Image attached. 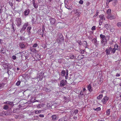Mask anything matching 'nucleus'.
I'll return each mask as SVG.
<instances>
[{"instance_id":"obj_1","label":"nucleus","mask_w":121,"mask_h":121,"mask_svg":"<svg viewBox=\"0 0 121 121\" xmlns=\"http://www.w3.org/2000/svg\"><path fill=\"white\" fill-rule=\"evenodd\" d=\"M116 52V48H112L111 47H108L105 51L106 54L108 55L111 54H114Z\"/></svg>"},{"instance_id":"obj_2","label":"nucleus","mask_w":121,"mask_h":121,"mask_svg":"<svg viewBox=\"0 0 121 121\" xmlns=\"http://www.w3.org/2000/svg\"><path fill=\"white\" fill-rule=\"evenodd\" d=\"M45 31L44 26L43 25L42 26V29H39L37 32V33L39 35H41L42 37H43L44 35L45 36Z\"/></svg>"},{"instance_id":"obj_3","label":"nucleus","mask_w":121,"mask_h":121,"mask_svg":"<svg viewBox=\"0 0 121 121\" xmlns=\"http://www.w3.org/2000/svg\"><path fill=\"white\" fill-rule=\"evenodd\" d=\"M101 38V43L102 44H103L104 45H105L107 44L105 36L102 34H100V35Z\"/></svg>"},{"instance_id":"obj_4","label":"nucleus","mask_w":121,"mask_h":121,"mask_svg":"<svg viewBox=\"0 0 121 121\" xmlns=\"http://www.w3.org/2000/svg\"><path fill=\"white\" fill-rule=\"evenodd\" d=\"M15 22V24L18 27H20L22 24V20L20 18H17Z\"/></svg>"},{"instance_id":"obj_5","label":"nucleus","mask_w":121,"mask_h":121,"mask_svg":"<svg viewBox=\"0 0 121 121\" xmlns=\"http://www.w3.org/2000/svg\"><path fill=\"white\" fill-rule=\"evenodd\" d=\"M67 83V81L66 80H63L60 81V86L63 87L66 85Z\"/></svg>"},{"instance_id":"obj_6","label":"nucleus","mask_w":121,"mask_h":121,"mask_svg":"<svg viewBox=\"0 0 121 121\" xmlns=\"http://www.w3.org/2000/svg\"><path fill=\"white\" fill-rule=\"evenodd\" d=\"M4 65V67H5V68H7L8 69V70L7 72L8 73V72L9 70H8V69H11L12 66L11 65H10L9 64L7 63H4V64L3 65Z\"/></svg>"},{"instance_id":"obj_7","label":"nucleus","mask_w":121,"mask_h":121,"mask_svg":"<svg viewBox=\"0 0 121 121\" xmlns=\"http://www.w3.org/2000/svg\"><path fill=\"white\" fill-rule=\"evenodd\" d=\"M109 98L107 97L106 96H105L104 97V98H103L102 100V101L103 104H105L107 101L108 100Z\"/></svg>"},{"instance_id":"obj_8","label":"nucleus","mask_w":121,"mask_h":121,"mask_svg":"<svg viewBox=\"0 0 121 121\" xmlns=\"http://www.w3.org/2000/svg\"><path fill=\"white\" fill-rule=\"evenodd\" d=\"M28 22L25 23L22 28L20 31L22 32L24 30L26 29V27L28 26Z\"/></svg>"},{"instance_id":"obj_9","label":"nucleus","mask_w":121,"mask_h":121,"mask_svg":"<svg viewBox=\"0 0 121 121\" xmlns=\"http://www.w3.org/2000/svg\"><path fill=\"white\" fill-rule=\"evenodd\" d=\"M10 115L9 113V114L8 113V112H6L3 111L2 112L0 113V116H7L8 115Z\"/></svg>"},{"instance_id":"obj_10","label":"nucleus","mask_w":121,"mask_h":121,"mask_svg":"<svg viewBox=\"0 0 121 121\" xmlns=\"http://www.w3.org/2000/svg\"><path fill=\"white\" fill-rule=\"evenodd\" d=\"M57 37L58 39H61V41H64L63 36L61 33H59L58 34Z\"/></svg>"},{"instance_id":"obj_11","label":"nucleus","mask_w":121,"mask_h":121,"mask_svg":"<svg viewBox=\"0 0 121 121\" xmlns=\"http://www.w3.org/2000/svg\"><path fill=\"white\" fill-rule=\"evenodd\" d=\"M74 11V14L78 17L81 14V12L78 9H76Z\"/></svg>"},{"instance_id":"obj_12","label":"nucleus","mask_w":121,"mask_h":121,"mask_svg":"<svg viewBox=\"0 0 121 121\" xmlns=\"http://www.w3.org/2000/svg\"><path fill=\"white\" fill-rule=\"evenodd\" d=\"M26 44V43L21 42L20 43L19 45L21 48H25Z\"/></svg>"},{"instance_id":"obj_13","label":"nucleus","mask_w":121,"mask_h":121,"mask_svg":"<svg viewBox=\"0 0 121 121\" xmlns=\"http://www.w3.org/2000/svg\"><path fill=\"white\" fill-rule=\"evenodd\" d=\"M30 12V11L29 9H26L24 12V15L25 16L28 15L29 14Z\"/></svg>"},{"instance_id":"obj_14","label":"nucleus","mask_w":121,"mask_h":121,"mask_svg":"<svg viewBox=\"0 0 121 121\" xmlns=\"http://www.w3.org/2000/svg\"><path fill=\"white\" fill-rule=\"evenodd\" d=\"M50 22L51 24H54L55 23V19L51 18L50 19Z\"/></svg>"},{"instance_id":"obj_15","label":"nucleus","mask_w":121,"mask_h":121,"mask_svg":"<svg viewBox=\"0 0 121 121\" xmlns=\"http://www.w3.org/2000/svg\"><path fill=\"white\" fill-rule=\"evenodd\" d=\"M30 51L35 53H36L37 52L36 49L33 48L32 47H31L30 48Z\"/></svg>"},{"instance_id":"obj_16","label":"nucleus","mask_w":121,"mask_h":121,"mask_svg":"<svg viewBox=\"0 0 121 121\" xmlns=\"http://www.w3.org/2000/svg\"><path fill=\"white\" fill-rule=\"evenodd\" d=\"M99 17L100 18V20H101L103 21V20H105V19L104 16L103 14H101L99 15Z\"/></svg>"},{"instance_id":"obj_17","label":"nucleus","mask_w":121,"mask_h":121,"mask_svg":"<svg viewBox=\"0 0 121 121\" xmlns=\"http://www.w3.org/2000/svg\"><path fill=\"white\" fill-rule=\"evenodd\" d=\"M35 56L36 58L38 60H40L41 59V54H35Z\"/></svg>"},{"instance_id":"obj_18","label":"nucleus","mask_w":121,"mask_h":121,"mask_svg":"<svg viewBox=\"0 0 121 121\" xmlns=\"http://www.w3.org/2000/svg\"><path fill=\"white\" fill-rule=\"evenodd\" d=\"M36 19L35 17H33L31 20V22L33 24H35L36 23Z\"/></svg>"},{"instance_id":"obj_19","label":"nucleus","mask_w":121,"mask_h":121,"mask_svg":"<svg viewBox=\"0 0 121 121\" xmlns=\"http://www.w3.org/2000/svg\"><path fill=\"white\" fill-rule=\"evenodd\" d=\"M87 88L89 91L90 92L92 91V87L90 84L88 85L87 86Z\"/></svg>"},{"instance_id":"obj_20","label":"nucleus","mask_w":121,"mask_h":121,"mask_svg":"<svg viewBox=\"0 0 121 121\" xmlns=\"http://www.w3.org/2000/svg\"><path fill=\"white\" fill-rule=\"evenodd\" d=\"M113 0H106V7L108 8L109 7L108 6L109 4Z\"/></svg>"},{"instance_id":"obj_21","label":"nucleus","mask_w":121,"mask_h":121,"mask_svg":"<svg viewBox=\"0 0 121 121\" xmlns=\"http://www.w3.org/2000/svg\"><path fill=\"white\" fill-rule=\"evenodd\" d=\"M67 120V118L66 117H64L60 119L59 121H65Z\"/></svg>"},{"instance_id":"obj_22","label":"nucleus","mask_w":121,"mask_h":121,"mask_svg":"<svg viewBox=\"0 0 121 121\" xmlns=\"http://www.w3.org/2000/svg\"><path fill=\"white\" fill-rule=\"evenodd\" d=\"M1 53L4 54L5 52V48H2L1 49Z\"/></svg>"},{"instance_id":"obj_23","label":"nucleus","mask_w":121,"mask_h":121,"mask_svg":"<svg viewBox=\"0 0 121 121\" xmlns=\"http://www.w3.org/2000/svg\"><path fill=\"white\" fill-rule=\"evenodd\" d=\"M84 95L83 94L82 91H81L79 95L78 96L80 98H83L82 96Z\"/></svg>"},{"instance_id":"obj_24","label":"nucleus","mask_w":121,"mask_h":121,"mask_svg":"<svg viewBox=\"0 0 121 121\" xmlns=\"http://www.w3.org/2000/svg\"><path fill=\"white\" fill-rule=\"evenodd\" d=\"M57 116L55 115H53L52 116V120L53 121L56 120L57 119Z\"/></svg>"},{"instance_id":"obj_25","label":"nucleus","mask_w":121,"mask_h":121,"mask_svg":"<svg viewBox=\"0 0 121 121\" xmlns=\"http://www.w3.org/2000/svg\"><path fill=\"white\" fill-rule=\"evenodd\" d=\"M104 27L106 28V29L107 30H108L110 29V25L108 24L105 25Z\"/></svg>"},{"instance_id":"obj_26","label":"nucleus","mask_w":121,"mask_h":121,"mask_svg":"<svg viewBox=\"0 0 121 121\" xmlns=\"http://www.w3.org/2000/svg\"><path fill=\"white\" fill-rule=\"evenodd\" d=\"M66 8L69 9V10H71L73 8L71 6H69L68 5H66V6H65V7Z\"/></svg>"},{"instance_id":"obj_27","label":"nucleus","mask_w":121,"mask_h":121,"mask_svg":"<svg viewBox=\"0 0 121 121\" xmlns=\"http://www.w3.org/2000/svg\"><path fill=\"white\" fill-rule=\"evenodd\" d=\"M13 0H10L9 2V5L11 7H12L13 6Z\"/></svg>"},{"instance_id":"obj_28","label":"nucleus","mask_w":121,"mask_h":121,"mask_svg":"<svg viewBox=\"0 0 121 121\" xmlns=\"http://www.w3.org/2000/svg\"><path fill=\"white\" fill-rule=\"evenodd\" d=\"M69 57L70 59H74L76 58L75 56L72 54L70 55L69 56Z\"/></svg>"},{"instance_id":"obj_29","label":"nucleus","mask_w":121,"mask_h":121,"mask_svg":"<svg viewBox=\"0 0 121 121\" xmlns=\"http://www.w3.org/2000/svg\"><path fill=\"white\" fill-rule=\"evenodd\" d=\"M65 71L64 70H62L61 73V75L62 76H64L65 74Z\"/></svg>"},{"instance_id":"obj_30","label":"nucleus","mask_w":121,"mask_h":121,"mask_svg":"<svg viewBox=\"0 0 121 121\" xmlns=\"http://www.w3.org/2000/svg\"><path fill=\"white\" fill-rule=\"evenodd\" d=\"M44 91L48 92H49L51 91L50 89L48 88H44Z\"/></svg>"},{"instance_id":"obj_31","label":"nucleus","mask_w":121,"mask_h":121,"mask_svg":"<svg viewBox=\"0 0 121 121\" xmlns=\"http://www.w3.org/2000/svg\"><path fill=\"white\" fill-rule=\"evenodd\" d=\"M63 41H61V40L59 39H57V42L59 43H61Z\"/></svg>"},{"instance_id":"obj_32","label":"nucleus","mask_w":121,"mask_h":121,"mask_svg":"<svg viewBox=\"0 0 121 121\" xmlns=\"http://www.w3.org/2000/svg\"><path fill=\"white\" fill-rule=\"evenodd\" d=\"M9 108V106L7 105H4V106L3 108L5 110L8 109Z\"/></svg>"},{"instance_id":"obj_33","label":"nucleus","mask_w":121,"mask_h":121,"mask_svg":"<svg viewBox=\"0 0 121 121\" xmlns=\"http://www.w3.org/2000/svg\"><path fill=\"white\" fill-rule=\"evenodd\" d=\"M73 114H75V115H76V114L78 113V110L76 109H75L74 110V111L73 112Z\"/></svg>"},{"instance_id":"obj_34","label":"nucleus","mask_w":121,"mask_h":121,"mask_svg":"<svg viewBox=\"0 0 121 121\" xmlns=\"http://www.w3.org/2000/svg\"><path fill=\"white\" fill-rule=\"evenodd\" d=\"M4 86V84L3 83L0 84V89L3 88Z\"/></svg>"},{"instance_id":"obj_35","label":"nucleus","mask_w":121,"mask_h":121,"mask_svg":"<svg viewBox=\"0 0 121 121\" xmlns=\"http://www.w3.org/2000/svg\"><path fill=\"white\" fill-rule=\"evenodd\" d=\"M65 88L68 90H70L71 88V87L70 85H67L65 86Z\"/></svg>"},{"instance_id":"obj_36","label":"nucleus","mask_w":121,"mask_h":121,"mask_svg":"<svg viewBox=\"0 0 121 121\" xmlns=\"http://www.w3.org/2000/svg\"><path fill=\"white\" fill-rule=\"evenodd\" d=\"M117 26L118 27H121V22H119L117 24Z\"/></svg>"},{"instance_id":"obj_37","label":"nucleus","mask_w":121,"mask_h":121,"mask_svg":"<svg viewBox=\"0 0 121 121\" xmlns=\"http://www.w3.org/2000/svg\"><path fill=\"white\" fill-rule=\"evenodd\" d=\"M111 12V10L110 9H108L106 11L108 15Z\"/></svg>"},{"instance_id":"obj_38","label":"nucleus","mask_w":121,"mask_h":121,"mask_svg":"<svg viewBox=\"0 0 121 121\" xmlns=\"http://www.w3.org/2000/svg\"><path fill=\"white\" fill-rule=\"evenodd\" d=\"M83 44H84L83 45L84 46V47L85 48H87V42L85 41L84 42Z\"/></svg>"},{"instance_id":"obj_39","label":"nucleus","mask_w":121,"mask_h":121,"mask_svg":"<svg viewBox=\"0 0 121 121\" xmlns=\"http://www.w3.org/2000/svg\"><path fill=\"white\" fill-rule=\"evenodd\" d=\"M103 96L102 95H100L97 97V99H101Z\"/></svg>"},{"instance_id":"obj_40","label":"nucleus","mask_w":121,"mask_h":121,"mask_svg":"<svg viewBox=\"0 0 121 121\" xmlns=\"http://www.w3.org/2000/svg\"><path fill=\"white\" fill-rule=\"evenodd\" d=\"M110 109H108L106 111V114L107 115H109L110 113Z\"/></svg>"},{"instance_id":"obj_41","label":"nucleus","mask_w":121,"mask_h":121,"mask_svg":"<svg viewBox=\"0 0 121 121\" xmlns=\"http://www.w3.org/2000/svg\"><path fill=\"white\" fill-rule=\"evenodd\" d=\"M93 109L95 110L98 111L100 110L101 109V108L100 107H98L95 109L94 108Z\"/></svg>"},{"instance_id":"obj_42","label":"nucleus","mask_w":121,"mask_h":121,"mask_svg":"<svg viewBox=\"0 0 121 121\" xmlns=\"http://www.w3.org/2000/svg\"><path fill=\"white\" fill-rule=\"evenodd\" d=\"M41 112V111L40 110H36L35 112V113L36 114H38L40 113Z\"/></svg>"},{"instance_id":"obj_43","label":"nucleus","mask_w":121,"mask_h":121,"mask_svg":"<svg viewBox=\"0 0 121 121\" xmlns=\"http://www.w3.org/2000/svg\"><path fill=\"white\" fill-rule=\"evenodd\" d=\"M38 45L37 43H35L33 44L32 46V47L34 48H35L38 46Z\"/></svg>"},{"instance_id":"obj_44","label":"nucleus","mask_w":121,"mask_h":121,"mask_svg":"<svg viewBox=\"0 0 121 121\" xmlns=\"http://www.w3.org/2000/svg\"><path fill=\"white\" fill-rule=\"evenodd\" d=\"M33 6L35 9H37L38 7V5L37 3H35L33 4Z\"/></svg>"},{"instance_id":"obj_45","label":"nucleus","mask_w":121,"mask_h":121,"mask_svg":"<svg viewBox=\"0 0 121 121\" xmlns=\"http://www.w3.org/2000/svg\"><path fill=\"white\" fill-rule=\"evenodd\" d=\"M31 27H28L27 28V31L29 32H28L29 33V32H30V30L31 29Z\"/></svg>"},{"instance_id":"obj_46","label":"nucleus","mask_w":121,"mask_h":121,"mask_svg":"<svg viewBox=\"0 0 121 121\" xmlns=\"http://www.w3.org/2000/svg\"><path fill=\"white\" fill-rule=\"evenodd\" d=\"M15 25L14 24H13L12 25V28L13 29V32L14 31H15L16 29H15L14 26H13V25Z\"/></svg>"},{"instance_id":"obj_47","label":"nucleus","mask_w":121,"mask_h":121,"mask_svg":"<svg viewBox=\"0 0 121 121\" xmlns=\"http://www.w3.org/2000/svg\"><path fill=\"white\" fill-rule=\"evenodd\" d=\"M110 31L111 32H113L114 30V29L112 27L111 28H110Z\"/></svg>"},{"instance_id":"obj_48","label":"nucleus","mask_w":121,"mask_h":121,"mask_svg":"<svg viewBox=\"0 0 121 121\" xmlns=\"http://www.w3.org/2000/svg\"><path fill=\"white\" fill-rule=\"evenodd\" d=\"M103 22V20H99V24L100 25H101Z\"/></svg>"},{"instance_id":"obj_49","label":"nucleus","mask_w":121,"mask_h":121,"mask_svg":"<svg viewBox=\"0 0 121 121\" xmlns=\"http://www.w3.org/2000/svg\"><path fill=\"white\" fill-rule=\"evenodd\" d=\"M95 26H93L91 28V30H95Z\"/></svg>"},{"instance_id":"obj_50","label":"nucleus","mask_w":121,"mask_h":121,"mask_svg":"<svg viewBox=\"0 0 121 121\" xmlns=\"http://www.w3.org/2000/svg\"><path fill=\"white\" fill-rule=\"evenodd\" d=\"M3 7L2 6H1L0 7V14L1 13L2 11V9Z\"/></svg>"},{"instance_id":"obj_51","label":"nucleus","mask_w":121,"mask_h":121,"mask_svg":"<svg viewBox=\"0 0 121 121\" xmlns=\"http://www.w3.org/2000/svg\"><path fill=\"white\" fill-rule=\"evenodd\" d=\"M20 83L21 82L20 81H18L16 83V84L17 86H18L20 85Z\"/></svg>"},{"instance_id":"obj_52","label":"nucleus","mask_w":121,"mask_h":121,"mask_svg":"<svg viewBox=\"0 0 121 121\" xmlns=\"http://www.w3.org/2000/svg\"><path fill=\"white\" fill-rule=\"evenodd\" d=\"M83 3V1L82 0H80L79 2V3L81 4H82Z\"/></svg>"},{"instance_id":"obj_53","label":"nucleus","mask_w":121,"mask_h":121,"mask_svg":"<svg viewBox=\"0 0 121 121\" xmlns=\"http://www.w3.org/2000/svg\"><path fill=\"white\" fill-rule=\"evenodd\" d=\"M80 52L81 53L83 54L84 52V51L82 49H81L80 51Z\"/></svg>"},{"instance_id":"obj_54","label":"nucleus","mask_w":121,"mask_h":121,"mask_svg":"<svg viewBox=\"0 0 121 121\" xmlns=\"http://www.w3.org/2000/svg\"><path fill=\"white\" fill-rule=\"evenodd\" d=\"M65 6H66V5H68L69 3L67 1H65Z\"/></svg>"},{"instance_id":"obj_55","label":"nucleus","mask_w":121,"mask_h":121,"mask_svg":"<svg viewBox=\"0 0 121 121\" xmlns=\"http://www.w3.org/2000/svg\"><path fill=\"white\" fill-rule=\"evenodd\" d=\"M42 106L40 104H39L38 105H37V108H40Z\"/></svg>"},{"instance_id":"obj_56","label":"nucleus","mask_w":121,"mask_h":121,"mask_svg":"<svg viewBox=\"0 0 121 121\" xmlns=\"http://www.w3.org/2000/svg\"><path fill=\"white\" fill-rule=\"evenodd\" d=\"M109 18H110V19H111L115 18V17L114 16H110V17H109Z\"/></svg>"},{"instance_id":"obj_57","label":"nucleus","mask_w":121,"mask_h":121,"mask_svg":"<svg viewBox=\"0 0 121 121\" xmlns=\"http://www.w3.org/2000/svg\"><path fill=\"white\" fill-rule=\"evenodd\" d=\"M99 13L98 12H97L96 14L94 15L93 17H96V16H97L98 15Z\"/></svg>"},{"instance_id":"obj_58","label":"nucleus","mask_w":121,"mask_h":121,"mask_svg":"<svg viewBox=\"0 0 121 121\" xmlns=\"http://www.w3.org/2000/svg\"><path fill=\"white\" fill-rule=\"evenodd\" d=\"M12 58L13 60H15L16 59V57L15 56H12Z\"/></svg>"},{"instance_id":"obj_59","label":"nucleus","mask_w":121,"mask_h":121,"mask_svg":"<svg viewBox=\"0 0 121 121\" xmlns=\"http://www.w3.org/2000/svg\"><path fill=\"white\" fill-rule=\"evenodd\" d=\"M90 4V2H87L86 4V5L87 6H88Z\"/></svg>"},{"instance_id":"obj_60","label":"nucleus","mask_w":121,"mask_h":121,"mask_svg":"<svg viewBox=\"0 0 121 121\" xmlns=\"http://www.w3.org/2000/svg\"><path fill=\"white\" fill-rule=\"evenodd\" d=\"M93 40L94 41V42L95 43H96L97 42V40L96 39H93Z\"/></svg>"},{"instance_id":"obj_61","label":"nucleus","mask_w":121,"mask_h":121,"mask_svg":"<svg viewBox=\"0 0 121 121\" xmlns=\"http://www.w3.org/2000/svg\"><path fill=\"white\" fill-rule=\"evenodd\" d=\"M114 3L115 4H116L117 3V0H114Z\"/></svg>"},{"instance_id":"obj_62","label":"nucleus","mask_w":121,"mask_h":121,"mask_svg":"<svg viewBox=\"0 0 121 121\" xmlns=\"http://www.w3.org/2000/svg\"><path fill=\"white\" fill-rule=\"evenodd\" d=\"M8 104H13V102H12L8 101Z\"/></svg>"},{"instance_id":"obj_63","label":"nucleus","mask_w":121,"mask_h":121,"mask_svg":"<svg viewBox=\"0 0 121 121\" xmlns=\"http://www.w3.org/2000/svg\"><path fill=\"white\" fill-rule=\"evenodd\" d=\"M78 43L80 45H81L82 44V43L81 41H78Z\"/></svg>"},{"instance_id":"obj_64","label":"nucleus","mask_w":121,"mask_h":121,"mask_svg":"<svg viewBox=\"0 0 121 121\" xmlns=\"http://www.w3.org/2000/svg\"><path fill=\"white\" fill-rule=\"evenodd\" d=\"M39 116L40 117H44V116L43 114H40L39 115Z\"/></svg>"}]
</instances>
